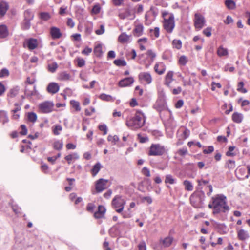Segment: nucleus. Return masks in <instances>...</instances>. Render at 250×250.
<instances>
[{"mask_svg": "<svg viewBox=\"0 0 250 250\" xmlns=\"http://www.w3.org/2000/svg\"><path fill=\"white\" fill-rule=\"evenodd\" d=\"M214 205L213 214H217L221 212L225 213L229 209L227 204L226 197L223 194H217L211 198Z\"/></svg>", "mask_w": 250, "mask_h": 250, "instance_id": "obj_1", "label": "nucleus"}, {"mask_svg": "<svg viewBox=\"0 0 250 250\" xmlns=\"http://www.w3.org/2000/svg\"><path fill=\"white\" fill-rule=\"evenodd\" d=\"M145 122L144 114L140 111H137L134 116L126 121V124L131 129L135 130L142 127Z\"/></svg>", "mask_w": 250, "mask_h": 250, "instance_id": "obj_2", "label": "nucleus"}, {"mask_svg": "<svg viewBox=\"0 0 250 250\" xmlns=\"http://www.w3.org/2000/svg\"><path fill=\"white\" fill-rule=\"evenodd\" d=\"M125 203V201L122 198V197L121 195H118L115 196L113 199L111 205L113 208L115 209L116 212L121 213L124 208Z\"/></svg>", "mask_w": 250, "mask_h": 250, "instance_id": "obj_3", "label": "nucleus"}, {"mask_svg": "<svg viewBox=\"0 0 250 250\" xmlns=\"http://www.w3.org/2000/svg\"><path fill=\"white\" fill-rule=\"evenodd\" d=\"M166 151V149L164 146L159 144H152L148 154L149 156H162Z\"/></svg>", "mask_w": 250, "mask_h": 250, "instance_id": "obj_4", "label": "nucleus"}, {"mask_svg": "<svg viewBox=\"0 0 250 250\" xmlns=\"http://www.w3.org/2000/svg\"><path fill=\"white\" fill-rule=\"evenodd\" d=\"M204 193L202 191L194 192L190 197V201L192 205L195 207H197L202 202Z\"/></svg>", "mask_w": 250, "mask_h": 250, "instance_id": "obj_5", "label": "nucleus"}, {"mask_svg": "<svg viewBox=\"0 0 250 250\" xmlns=\"http://www.w3.org/2000/svg\"><path fill=\"white\" fill-rule=\"evenodd\" d=\"M194 26L196 30H200L204 26L206 22L204 17L200 13H196L194 15Z\"/></svg>", "mask_w": 250, "mask_h": 250, "instance_id": "obj_6", "label": "nucleus"}, {"mask_svg": "<svg viewBox=\"0 0 250 250\" xmlns=\"http://www.w3.org/2000/svg\"><path fill=\"white\" fill-rule=\"evenodd\" d=\"M174 16L170 14L167 19H165L164 22V27L165 29L168 33L172 32L174 27Z\"/></svg>", "mask_w": 250, "mask_h": 250, "instance_id": "obj_7", "label": "nucleus"}, {"mask_svg": "<svg viewBox=\"0 0 250 250\" xmlns=\"http://www.w3.org/2000/svg\"><path fill=\"white\" fill-rule=\"evenodd\" d=\"M108 180L101 178L98 180L95 184V189L97 192L100 193L108 188Z\"/></svg>", "mask_w": 250, "mask_h": 250, "instance_id": "obj_8", "label": "nucleus"}, {"mask_svg": "<svg viewBox=\"0 0 250 250\" xmlns=\"http://www.w3.org/2000/svg\"><path fill=\"white\" fill-rule=\"evenodd\" d=\"M54 104L52 102L46 101L40 104V108L43 113H49L52 111Z\"/></svg>", "mask_w": 250, "mask_h": 250, "instance_id": "obj_9", "label": "nucleus"}, {"mask_svg": "<svg viewBox=\"0 0 250 250\" xmlns=\"http://www.w3.org/2000/svg\"><path fill=\"white\" fill-rule=\"evenodd\" d=\"M139 80L141 83L150 84L152 82V78L150 73L148 72H141L138 76Z\"/></svg>", "mask_w": 250, "mask_h": 250, "instance_id": "obj_10", "label": "nucleus"}, {"mask_svg": "<svg viewBox=\"0 0 250 250\" xmlns=\"http://www.w3.org/2000/svg\"><path fill=\"white\" fill-rule=\"evenodd\" d=\"M134 82V80L132 77H127L120 81L118 85L120 87H122L129 86Z\"/></svg>", "mask_w": 250, "mask_h": 250, "instance_id": "obj_11", "label": "nucleus"}, {"mask_svg": "<svg viewBox=\"0 0 250 250\" xmlns=\"http://www.w3.org/2000/svg\"><path fill=\"white\" fill-rule=\"evenodd\" d=\"M59 88L60 87L57 83H51L48 85L47 90L50 93L55 94L59 91Z\"/></svg>", "mask_w": 250, "mask_h": 250, "instance_id": "obj_12", "label": "nucleus"}, {"mask_svg": "<svg viewBox=\"0 0 250 250\" xmlns=\"http://www.w3.org/2000/svg\"><path fill=\"white\" fill-rule=\"evenodd\" d=\"M26 44L29 50H33L38 46V41L35 39L30 38L26 41Z\"/></svg>", "mask_w": 250, "mask_h": 250, "instance_id": "obj_13", "label": "nucleus"}, {"mask_svg": "<svg viewBox=\"0 0 250 250\" xmlns=\"http://www.w3.org/2000/svg\"><path fill=\"white\" fill-rule=\"evenodd\" d=\"M50 34L53 39H59L62 36V33L58 28L53 27L50 28Z\"/></svg>", "mask_w": 250, "mask_h": 250, "instance_id": "obj_14", "label": "nucleus"}, {"mask_svg": "<svg viewBox=\"0 0 250 250\" xmlns=\"http://www.w3.org/2000/svg\"><path fill=\"white\" fill-rule=\"evenodd\" d=\"M106 209L103 206H99L98 210L95 212L94 214V216L96 218H102L105 212Z\"/></svg>", "mask_w": 250, "mask_h": 250, "instance_id": "obj_15", "label": "nucleus"}, {"mask_svg": "<svg viewBox=\"0 0 250 250\" xmlns=\"http://www.w3.org/2000/svg\"><path fill=\"white\" fill-rule=\"evenodd\" d=\"M131 15V12L128 9H125L123 10H121L118 14L119 18L123 20L128 18Z\"/></svg>", "mask_w": 250, "mask_h": 250, "instance_id": "obj_16", "label": "nucleus"}, {"mask_svg": "<svg viewBox=\"0 0 250 250\" xmlns=\"http://www.w3.org/2000/svg\"><path fill=\"white\" fill-rule=\"evenodd\" d=\"M8 35V31L5 25H0V38H4Z\"/></svg>", "mask_w": 250, "mask_h": 250, "instance_id": "obj_17", "label": "nucleus"}, {"mask_svg": "<svg viewBox=\"0 0 250 250\" xmlns=\"http://www.w3.org/2000/svg\"><path fill=\"white\" fill-rule=\"evenodd\" d=\"M173 72L169 71L165 77V84L167 86H170V84L171 83L173 80Z\"/></svg>", "mask_w": 250, "mask_h": 250, "instance_id": "obj_18", "label": "nucleus"}, {"mask_svg": "<svg viewBox=\"0 0 250 250\" xmlns=\"http://www.w3.org/2000/svg\"><path fill=\"white\" fill-rule=\"evenodd\" d=\"M102 167L100 162H97L94 165L91 170L93 176H96Z\"/></svg>", "mask_w": 250, "mask_h": 250, "instance_id": "obj_19", "label": "nucleus"}, {"mask_svg": "<svg viewBox=\"0 0 250 250\" xmlns=\"http://www.w3.org/2000/svg\"><path fill=\"white\" fill-rule=\"evenodd\" d=\"M232 117L233 121L237 123H240L242 121L243 118V115L238 112L234 113Z\"/></svg>", "mask_w": 250, "mask_h": 250, "instance_id": "obj_20", "label": "nucleus"}, {"mask_svg": "<svg viewBox=\"0 0 250 250\" xmlns=\"http://www.w3.org/2000/svg\"><path fill=\"white\" fill-rule=\"evenodd\" d=\"M8 8V4L5 2H1L0 3V15L4 16Z\"/></svg>", "mask_w": 250, "mask_h": 250, "instance_id": "obj_21", "label": "nucleus"}, {"mask_svg": "<svg viewBox=\"0 0 250 250\" xmlns=\"http://www.w3.org/2000/svg\"><path fill=\"white\" fill-rule=\"evenodd\" d=\"M173 240V239L172 237L168 236L163 240H161V242L164 247H168L171 245Z\"/></svg>", "mask_w": 250, "mask_h": 250, "instance_id": "obj_22", "label": "nucleus"}, {"mask_svg": "<svg viewBox=\"0 0 250 250\" xmlns=\"http://www.w3.org/2000/svg\"><path fill=\"white\" fill-rule=\"evenodd\" d=\"M238 236L240 240H244L249 237V234L247 231L240 229L238 232Z\"/></svg>", "mask_w": 250, "mask_h": 250, "instance_id": "obj_23", "label": "nucleus"}, {"mask_svg": "<svg viewBox=\"0 0 250 250\" xmlns=\"http://www.w3.org/2000/svg\"><path fill=\"white\" fill-rule=\"evenodd\" d=\"M99 98L103 101L113 102L115 98L112 97L110 95H107L105 93H102L99 96Z\"/></svg>", "mask_w": 250, "mask_h": 250, "instance_id": "obj_24", "label": "nucleus"}, {"mask_svg": "<svg viewBox=\"0 0 250 250\" xmlns=\"http://www.w3.org/2000/svg\"><path fill=\"white\" fill-rule=\"evenodd\" d=\"M65 159L67 161L68 164H70L72 160H77L79 158V155L74 153L71 154H69L65 157Z\"/></svg>", "mask_w": 250, "mask_h": 250, "instance_id": "obj_25", "label": "nucleus"}, {"mask_svg": "<svg viewBox=\"0 0 250 250\" xmlns=\"http://www.w3.org/2000/svg\"><path fill=\"white\" fill-rule=\"evenodd\" d=\"M63 145V142L62 141L57 140L54 142L53 147L55 150H60L62 149Z\"/></svg>", "mask_w": 250, "mask_h": 250, "instance_id": "obj_26", "label": "nucleus"}, {"mask_svg": "<svg viewBox=\"0 0 250 250\" xmlns=\"http://www.w3.org/2000/svg\"><path fill=\"white\" fill-rule=\"evenodd\" d=\"M226 6L229 9L232 10L235 8V3L232 0H226L225 1Z\"/></svg>", "mask_w": 250, "mask_h": 250, "instance_id": "obj_27", "label": "nucleus"}, {"mask_svg": "<svg viewBox=\"0 0 250 250\" xmlns=\"http://www.w3.org/2000/svg\"><path fill=\"white\" fill-rule=\"evenodd\" d=\"M228 54V50L226 48H224L222 46H220L218 48L217 54L219 56L222 57L227 56Z\"/></svg>", "mask_w": 250, "mask_h": 250, "instance_id": "obj_28", "label": "nucleus"}, {"mask_svg": "<svg viewBox=\"0 0 250 250\" xmlns=\"http://www.w3.org/2000/svg\"><path fill=\"white\" fill-rule=\"evenodd\" d=\"M24 20L31 21L34 18V14L30 11L27 10L24 13Z\"/></svg>", "mask_w": 250, "mask_h": 250, "instance_id": "obj_29", "label": "nucleus"}, {"mask_svg": "<svg viewBox=\"0 0 250 250\" xmlns=\"http://www.w3.org/2000/svg\"><path fill=\"white\" fill-rule=\"evenodd\" d=\"M225 167L229 169H233L235 167V161L231 160H229L225 164Z\"/></svg>", "mask_w": 250, "mask_h": 250, "instance_id": "obj_30", "label": "nucleus"}, {"mask_svg": "<svg viewBox=\"0 0 250 250\" xmlns=\"http://www.w3.org/2000/svg\"><path fill=\"white\" fill-rule=\"evenodd\" d=\"M30 21H31L23 20L21 25L22 29L24 30H28L31 26Z\"/></svg>", "mask_w": 250, "mask_h": 250, "instance_id": "obj_31", "label": "nucleus"}, {"mask_svg": "<svg viewBox=\"0 0 250 250\" xmlns=\"http://www.w3.org/2000/svg\"><path fill=\"white\" fill-rule=\"evenodd\" d=\"M143 30V26L142 25H137L134 30V34L135 36L139 37L142 34Z\"/></svg>", "mask_w": 250, "mask_h": 250, "instance_id": "obj_32", "label": "nucleus"}, {"mask_svg": "<svg viewBox=\"0 0 250 250\" xmlns=\"http://www.w3.org/2000/svg\"><path fill=\"white\" fill-rule=\"evenodd\" d=\"M58 65L55 62L48 64V70L51 73H54L57 69Z\"/></svg>", "mask_w": 250, "mask_h": 250, "instance_id": "obj_33", "label": "nucleus"}, {"mask_svg": "<svg viewBox=\"0 0 250 250\" xmlns=\"http://www.w3.org/2000/svg\"><path fill=\"white\" fill-rule=\"evenodd\" d=\"M183 184L185 186V188L186 190L188 191H192L193 190V187L190 181L188 180H185L183 182Z\"/></svg>", "mask_w": 250, "mask_h": 250, "instance_id": "obj_34", "label": "nucleus"}, {"mask_svg": "<svg viewBox=\"0 0 250 250\" xmlns=\"http://www.w3.org/2000/svg\"><path fill=\"white\" fill-rule=\"evenodd\" d=\"M129 39V36L125 33L121 34L118 38L119 41L122 43L127 42Z\"/></svg>", "mask_w": 250, "mask_h": 250, "instance_id": "obj_35", "label": "nucleus"}, {"mask_svg": "<svg viewBox=\"0 0 250 250\" xmlns=\"http://www.w3.org/2000/svg\"><path fill=\"white\" fill-rule=\"evenodd\" d=\"M39 17L41 19L45 21H48L51 18L50 14L48 12H41Z\"/></svg>", "mask_w": 250, "mask_h": 250, "instance_id": "obj_36", "label": "nucleus"}, {"mask_svg": "<svg viewBox=\"0 0 250 250\" xmlns=\"http://www.w3.org/2000/svg\"><path fill=\"white\" fill-rule=\"evenodd\" d=\"M94 53L97 57H100L102 55L103 51L101 45L99 44L94 48Z\"/></svg>", "mask_w": 250, "mask_h": 250, "instance_id": "obj_37", "label": "nucleus"}, {"mask_svg": "<svg viewBox=\"0 0 250 250\" xmlns=\"http://www.w3.org/2000/svg\"><path fill=\"white\" fill-rule=\"evenodd\" d=\"M113 63L117 66H125L126 65V62L125 60L122 59L115 60L113 62Z\"/></svg>", "mask_w": 250, "mask_h": 250, "instance_id": "obj_38", "label": "nucleus"}, {"mask_svg": "<svg viewBox=\"0 0 250 250\" xmlns=\"http://www.w3.org/2000/svg\"><path fill=\"white\" fill-rule=\"evenodd\" d=\"M70 76L66 72L61 73L59 75V79L62 81H67L70 79Z\"/></svg>", "mask_w": 250, "mask_h": 250, "instance_id": "obj_39", "label": "nucleus"}, {"mask_svg": "<svg viewBox=\"0 0 250 250\" xmlns=\"http://www.w3.org/2000/svg\"><path fill=\"white\" fill-rule=\"evenodd\" d=\"M176 180L173 178L172 176L171 175H167L166 176V178L165 180V182L166 183H169L170 184H173L175 183Z\"/></svg>", "mask_w": 250, "mask_h": 250, "instance_id": "obj_40", "label": "nucleus"}, {"mask_svg": "<svg viewBox=\"0 0 250 250\" xmlns=\"http://www.w3.org/2000/svg\"><path fill=\"white\" fill-rule=\"evenodd\" d=\"M172 43L173 47L177 49H180L182 47V42L180 40H174Z\"/></svg>", "mask_w": 250, "mask_h": 250, "instance_id": "obj_41", "label": "nucleus"}, {"mask_svg": "<svg viewBox=\"0 0 250 250\" xmlns=\"http://www.w3.org/2000/svg\"><path fill=\"white\" fill-rule=\"evenodd\" d=\"M246 169L244 167H241L239 168L237 171L236 173L237 174H240V176L239 177V178L241 179H244L245 178V174L246 173Z\"/></svg>", "mask_w": 250, "mask_h": 250, "instance_id": "obj_42", "label": "nucleus"}, {"mask_svg": "<svg viewBox=\"0 0 250 250\" xmlns=\"http://www.w3.org/2000/svg\"><path fill=\"white\" fill-rule=\"evenodd\" d=\"M28 120L30 122H35L37 120V115L34 112H29L28 113L27 116Z\"/></svg>", "mask_w": 250, "mask_h": 250, "instance_id": "obj_43", "label": "nucleus"}, {"mask_svg": "<svg viewBox=\"0 0 250 250\" xmlns=\"http://www.w3.org/2000/svg\"><path fill=\"white\" fill-rule=\"evenodd\" d=\"M244 84L243 82H240L238 84L237 90L243 93H245L247 92L246 88H243Z\"/></svg>", "mask_w": 250, "mask_h": 250, "instance_id": "obj_44", "label": "nucleus"}, {"mask_svg": "<svg viewBox=\"0 0 250 250\" xmlns=\"http://www.w3.org/2000/svg\"><path fill=\"white\" fill-rule=\"evenodd\" d=\"M9 75V72L7 68H3L0 71V78L7 77Z\"/></svg>", "mask_w": 250, "mask_h": 250, "instance_id": "obj_45", "label": "nucleus"}, {"mask_svg": "<svg viewBox=\"0 0 250 250\" xmlns=\"http://www.w3.org/2000/svg\"><path fill=\"white\" fill-rule=\"evenodd\" d=\"M107 140L108 141H111L114 144H115L116 142L119 141V138L117 135H114L113 136L109 135L107 137Z\"/></svg>", "mask_w": 250, "mask_h": 250, "instance_id": "obj_46", "label": "nucleus"}, {"mask_svg": "<svg viewBox=\"0 0 250 250\" xmlns=\"http://www.w3.org/2000/svg\"><path fill=\"white\" fill-rule=\"evenodd\" d=\"M71 104L72 105L73 107H74L76 111H79L81 110L80 104L78 102L73 100L71 101Z\"/></svg>", "mask_w": 250, "mask_h": 250, "instance_id": "obj_47", "label": "nucleus"}, {"mask_svg": "<svg viewBox=\"0 0 250 250\" xmlns=\"http://www.w3.org/2000/svg\"><path fill=\"white\" fill-rule=\"evenodd\" d=\"M188 60L187 58L184 56L183 55L181 56L179 60V62L181 65H185L186 63L188 62Z\"/></svg>", "mask_w": 250, "mask_h": 250, "instance_id": "obj_48", "label": "nucleus"}, {"mask_svg": "<svg viewBox=\"0 0 250 250\" xmlns=\"http://www.w3.org/2000/svg\"><path fill=\"white\" fill-rule=\"evenodd\" d=\"M18 93V89H17L16 88L12 89L10 90L9 93L8 94V96H9L11 98H13L17 95Z\"/></svg>", "mask_w": 250, "mask_h": 250, "instance_id": "obj_49", "label": "nucleus"}, {"mask_svg": "<svg viewBox=\"0 0 250 250\" xmlns=\"http://www.w3.org/2000/svg\"><path fill=\"white\" fill-rule=\"evenodd\" d=\"M212 28L211 27H207L205 28L203 31V34L207 37H210L211 35Z\"/></svg>", "mask_w": 250, "mask_h": 250, "instance_id": "obj_50", "label": "nucleus"}, {"mask_svg": "<svg viewBox=\"0 0 250 250\" xmlns=\"http://www.w3.org/2000/svg\"><path fill=\"white\" fill-rule=\"evenodd\" d=\"M62 128L61 125H56L55 126L54 128L53 129V133L55 135H58L60 134L59 131H62Z\"/></svg>", "mask_w": 250, "mask_h": 250, "instance_id": "obj_51", "label": "nucleus"}, {"mask_svg": "<svg viewBox=\"0 0 250 250\" xmlns=\"http://www.w3.org/2000/svg\"><path fill=\"white\" fill-rule=\"evenodd\" d=\"M234 149L235 146L229 147L228 151L226 152V155L228 156H234L235 155V154L232 152Z\"/></svg>", "mask_w": 250, "mask_h": 250, "instance_id": "obj_52", "label": "nucleus"}, {"mask_svg": "<svg viewBox=\"0 0 250 250\" xmlns=\"http://www.w3.org/2000/svg\"><path fill=\"white\" fill-rule=\"evenodd\" d=\"M159 65L157 64H155L154 66L155 71L159 75L163 74L165 71V68H163L160 70H159Z\"/></svg>", "mask_w": 250, "mask_h": 250, "instance_id": "obj_53", "label": "nucleus"}, {"mask_svg": "<svg viewBox=\"0 0 250 250\" xmlns=\"http://www.w3.org/2000/svg\"><path fill=\"white\" fill-rule=\"evenodd\" d=\"M138 249L139 250H146V243L144 241H142L140 242V243L139 244L138 246Z\"/></svg>", "mask_w": 250, "mask_h": 250, "instance_id": "obj_54", "label": "nucleus"}, {"mask_svg": "<svg viewBox=\"0 0 250 250\" xmlns=\"http://www.w3.org/2000/svg\"><path fill=\"white\" fill-rule=\"evenodd\" d=\"M101 8L99 5H94L92 9V13L94 14H98L100 11Z\"/></svg>", "mask_w": 250, "mask_h": 250, "instance_id": "obj_55", "label": "nucleus"}, {"mask_svg": "<svg viewBox=\"0 0 250 250\" xmlns=\"http://www.w3.org/2000/svg\"><path fill=\"white\" fill-rule=\"evenodd\" d=\"M98 128L100 131L104 132V133H103L104 135H105L107 134V128L105 125H99Z\"/></svg>", "mask_w": 250, "mask_h": 250, "instance_id": "obj_56", "label": "nucleus"}, {"mask_svg": "<svg viewBox=\"0 0 250 250\" xmlns=\"http://www.w3.org/2000/svg\"><path fill=\"white\" fill-rule=\"evenodd\" d=\"M105 31L104 26V25L102 24L100 25V27L99 29L96 30L95 33L97 35H102Z\"/></svg>", "mask_w": 250, "mask_h": 250, "instance_id": "obj_57", "label": "nucleus"}, {"mask_svg": "<svg viewBox=\"0 0 250 250\" xmlns=\"http://www.w3.org/2000/svg\"><path fill=\"white\" fill-rule=\"evenodd\" d=\"M142 172L143 174L144 175L147 176V177H150V171L149 169L146 167H144L143 168L142 170Z\"/></svg>", "mask_w": 250, "mask_h": 250, "instance_id": "obj_58", "label": "nucleus"}, {"mask_svg": "<svg viewBox=\"0 0 250 250\" xmlns=\"http://www.w3.org/2000/svg\"><path fill=\"white\" fill-rule=\"evenodd\" d=\"M77 65L80 67H83L85 65V61L83 59L78 58Z\"/></svg>", "mask_w": 250, "mask_h": 250, "instance_id": "obj_59", "label": "nucleus"}, {"mask_svg": "<svg viewBox=\"0 0 250 250\" xmlns=\"http://www.w3.org/2000/svg\"><path fill=\"white\" fill-rule=\"evenodd\" d=\"M21 131L20 132V134L22 135H25L27 133V129L26 126L24 125H21Z\"/></svg>", "mask_w": 250, "mask_h": 250, "instance_id": "obj_60", "label": "nucleus"}, {"mask_svg": "<svg viewBox=\"0 0 250 250\" xmlns=\"http://www.w3.org/2000/svg\"><path fill=\"white\" fill-rule=\"evenodd\" d=\"M95 208V206L93 204L89 203L87 205L86 209H87V210L89 212H93Z\"/></svg>", "mask_w": 250, "mask_h": 250, "instance_id": "obj_61", "label": "nucleus"}, {"mask_svg": "<svg viewBox=\"0 0 250 250\" xmlns=\"http://www.w3.org/2000/svg\"><path fill=\"white\" fill-rule=\"evenodd\" d=\"M177 153L180 156H184L188 153V150L187 148H183L179 149Z\"/></svg>", "mask_w": 250, "mask_h": 250, "instance_id": "obj_62", "label": "nucleus"}, {"mask_svg": "<svg viewBox=\"0 0 250 250\" xmlns=\"http://www.w3.org/2000/svg\"><path fill=\"white\" fill-rule=\"evenodd\" d=\"M214 150V147L213 146H209L207 149H204L203 152L205 154H209L212 152Z\"/></svg>", "mask_w": 250, "mask_h": 250, "instance_id": "obj_63", "label": "nucleus"}, {"mask_svg": "<svg viewBox=\"0 0 250 250\" xmlns=\"http://www.w3.org/2000/svg\"><path fill=\"white\" fill-rule=\"evenodd\" d=\"M151 32H153L154 35L156 38H158L159 36V28L158 27H155L154 30H150Z\"/></svg>", "mask_w": 250, "mask_h": 250, "instance_id": "obj_64", "label": "nucleus"}]
</instances>
